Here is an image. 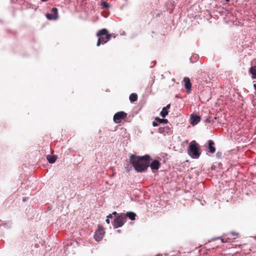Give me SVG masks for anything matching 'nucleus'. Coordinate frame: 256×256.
<instances>
[{"mask_svg":"<svg viewBox=\"0 0 256 256\" xmlns=\"http://www.w3.org/2000/svg\"><path fill=\"white\" fill-rule=\"evenodd\" d=\"M150 160V156L148 154L140 156L132 154L130 162L136 172H146L149 167Z\"/></svg>","mask_w":256,"mask_h":256,"instance_id":"f257e3e1","label":"nucleus"},{"mask_svg":"<svg viewBox=\"0 0 256 256\" xmlns=\"http://www.w3.org/2000/svg\"><path fill=\"white\" fill-rule=\"evenodd\" d=\"M189 156L192 158H198L201 154V151L199 144L195 141H192L188 148Z\"/></svg>","mask_w":256,"mask_h":256,"instance_id":"f03ea898","label":"nucleus"},{"mask_svg":"<svg viewBox=\"0 0 256 256\" xmlns=\"http://www.w3.org/2000/svg\"><path fill=\"white\" fill-rule=\"evenodd\" d=\"M96 36L98 37L96 46H100L101 44L107 42L112 38V34H110L106 28H102L96 33Z\"/></svg>","mask_w":256,"mask_h":256,"instance_id":"7ed1b4c3","label":"nucleus"},{"mask_svg":"<svg viewBox=\"0 0 256 256\" xmlns=\"http://www.w3.org/2000/svg\"><path fill=\"white\" fill-rule=\"evenodd\" d=\"M126 216L120 214L118 216L116 217L112 222V225L114 228H118L122 227L126 222Z\"/></svg>","mask_w":256,"mask_h":256,"instance_id":"20e7f679","label":"nucleus"},{"mask_svg":"<svg viewBox=\"0 0 256 256\" xmlns=\"http://www.w3.org/2000/svg\"><path fill=\"white\" fill-rule=\"evenodd\" d=\"M127 116V114L123 111L118 112L116 113L114 116L113 120L116 124L120 123L122 120Z\"/></svg>","mask_w":256,"mask_h":256,"instance_id":"39448f33","label":"nucleus"},{"mask_svg":"<svg viewBox=\"0 0 256 256\" xmlns=\"http://www.w3.org/2000/svg\"><path fill=\"white\" fill-rule=\"evenodd\" d=\"M104 232L102 228H98L96 230L94 234V239L96 241H100L102 240L104 236Z\"/></svg>","mask_w":256,"mask_h":256,"instance_id":"423d86ee","label":"nucleus"},{"mask_svg":"<svg viewBox=\"0 0 256 256\" xmlns=\"http://www.w3.org/2000/svg\"><path fill=\"white\" fill-rule=\"evenodd\" d=\"M160 164L158 160H154L150 164L149 166H150V168L152 170H158L160 167Z\"/></svg>","mask_w":256,"mask_h":256,"instance_id":"0eeeda50","label":"nucleus"},{"mask_svg":"<svg viewBox=\"0 0 256 256\" xmlns=\"http://www.w3.org/2000/svg\"><path fill=\"white\" fill-rule=\"evenodd\" d=\"M190 124L192 126H194L200 122V118L197 115L192 114L190 115Z\"/></svg>","mask_w":256,"mask_h":256,"instance_id":"6e6552de","label":"nucleus"},{"mask_svg":"<svg viewBox=\"0 0 256 256\" xmlns=\"http://www.w3.org/2000/svg\"><path fill=\"white\" fill-rule=\"evenodd\" d=\"M184 82L185 88L188 90H190L192 88V84L190 82V79L188 77H184Z\"/></svg>","mask_w":256,"mask_h":256,"instance_id":"1a4fd4ad","label":"nucleus"},{"mask_svg":"<svg viewBox=\"0 0 256 256\" xmlns=\"http://www.w3.org/2000/svg\"><path fill=\"white\" fill-rule=\"evenodd\" d=\"M208 149H209V152L212 153V154H213L216 151V148L214 146V142L212 140H208Z\"/></svg>","mask_w":256,"mask_h":256,"instance_id":"9d476101","label":"nucleus"},{"mask_svg":"<svg viewBox=\"0 0 256 256\" xmlns=\"http://www.w3.org/2000/svg\"><path fill=\"white\" fill-rule=\"evenodd\" d=\"M249 72L251 74L252 78V79H256V65L252 66L250 68Z\"/></svg>","mask_w":256,"mask_h":256,"instance_id":"9b49d317","label":"nucleus"},{"mask_svg":"<svg viewBox=\"0 0 256 256\" xmlns=\"http://www.w3.org/2000/svg\"><path fill=\"white\" fill-rule=\"evenodd\" d=\"M123 215L126 216V220L127 218H128L130 220H135L136 214L133 212H128L126 214H122Z\"/></svg>","mask_w":256,"mask_h":256,"instance_id":"f8f14e48","label":"nucleus"},{"mask_svg":"<svg viewBox=\"0 0 256 256\" xmlns=\"http://www.w3.org/2000/svg\"><path fill=\"white\" fill-rule=\"evenodd\" d=\"M130 100L132 102H134L138 100V95L136 93H132L130 94L129 96Z\"/></svg>","mask_w":256,"mask_h":256,"instance_id":"ddd939ff","label":"nucleus"},{"mask_svg":"<svg viewBox=\"0 0 256 256\" xmlns=\"http://www.w3.org/2000/svg\"><path fill=\"white\" fill-rule=\"evenodd\" d=\"M47 160L50 163L53 164L56 162V157L55 156L48 155L47 156Z\"/></svg>","mask_w":256,"mask_h":256,"instance_id":"4468645a","label":"nucleus"},{"mask_svg":"<svg viewBox=\"0 0 256 256\" xmlns=\"http://www.w3.org/2000/svg\"><path fill=\"white\" fill-rule=\"evenodd\" d=\"M168 114V111L163 108L160 112V116L162 118H164Z\"/></svg>","mask_w":256,"mask_h":256,"instance_id":"2eb2a0df","label":"nucleus"},{"mask_svg":"<svg viewBox=\"0 0 256 256\" xmlns=\"http://www.w3.org/2000/svg\"><path fill=\"white\" fill-rule=\"evenodd\" d=\"M156 121L158 122L160 124H162V123L167 124V123H168V120L167 119L160 118H156Z\"/></svg>","mask_w":256,"mask_h":256,"instance_id":"dca6fc26","label":"nucleus"},{"mask_svg":"<svg viewBox=\"0 0 256 256\" xmlns=\"http://www.w3.org/2000/svg\"><path fill=\"white\" fill-rule=\"evenodd\" d=\"M46 17L50 20H56L57 19L56 16H54V14H46Z\"/></svg>","mask_w":256,"mask_h":256,"instance_id":"f3484780","label":"nucleus"},{"mask_svg":"<svg viewBox=\"0 0 256 256\" xmlns=\"http://www.w3.org/2000/svg\"><path fill=\"white\" fill-rule=\"evenodd\" d=\"M51 11L52 12V14H54V16H56V18H58V8H53L52 9Z\"/></svg>","mask_w":256,"mask_h":256,"instance_id":"a211bd4d","label":"nucleus"},{"mask_svg":"<svg viewBox=\"0 0 256 256\" xmlns=\"http://www.w3.org/2000/svg\"><path fill=\"white\" fill-rule=\"evenodd\" d=\"M133 166L132 164H128L127 166H125V169L127 172H130L132 170Z\"/></svg>","mask_w":256,"mask_h":256,"instance_id":"6ab92c4d","label":"nucleus"},{"mask_svg":"<svg viewBox=\"0 0 256 256\" xmlns=\"http://www.w3.org/2000/svg\"><path fill=\"white\" fill-rule=\"evenodd\" d=\"M230 238H222V242L223 243H226V242H230Z\"/></svg>","mask_w":256,"mask_h":256,"instance_id":"aec40b11","label":"nucleus"},{"mask_svg":"<svg viewBox=\"0 0 256 256\" xmlns=\"http://www.w3.org/2000/svg\"><path fill=\"white\" fill-rule=\"evenodd\" d=\"M102 6L105 8H108L109 7V4H108V2H102Z\"/></svg>","mask_w":256,"mask_h":256,"instance_id":"412c9836","label":"nucleus"},{"mask_svg":"<svg viewBox=\"0 0 256 256\" xmlns=\"http://www.w3.org/2000/svg\"><path fill=\"white\" fill-rule=\"evenodd\" d=\"M198 55H196V54H194V56H192L191 58H190V60H191V62H194L192 60L193 59H194V60H196L198 58Z\"/></svg>","mask_w":256,"mask_h":256,"instance_id":"4be33fe9","label":"nucleus"},{"mask_svg":"<svg viewBox=\"0 0 256 256\" xmlns=\"http://www.w3.org/2000/svg\"><path fill=\"white\" fill-rule=\"evenodd\" d=\"M222 155V152H217L216 154V156L218 158H220L221 157Z\"/></svg>","mask_w":256,"mask_h":256,"instance_id":"5701e85b","label":"nucleus"},{"mask_svg":"<svg viewBox=\"0 0 256 256\" xmlns=\"http://www.w3.org/2000/svg\"><path fill=\"white\" fill-rule=\"evenodd\" d=\"M228 235L232 236H238V234L234 232H230L228 234Z\"/></svg>","mask_w":256,"mask_h":256,"instance_id":"b1692460","label":"nucleus"},{"mask_svg":"<svg viewBox=\"0 0 256 256\" xmlns=\"http://www.w3.org/2000/svg\"><path fill=\"white\" fill-rule=\"evenodd\" d=\"M158 132L160 133H162L164 132V128H163L160 127L158 128Z\"/></svg>","mask_w":256,"mask_h":256,"instance_id":"393cba45","label":"nucleus"},{"mask_svg":"<svg viewBox=\"0 0 256 256\" xmlns=\"http://www.w3.org/2000/svg\"><path fill=\"white\" fill-rule=\"evenodd\" d=\"M152 126H158V122H156L154 121V122H152Z\"/></svg>","mask_w":256,"mask_h":256,"instance_id":"a878e982","label":"nucleus"},{"mask_svg":"<svg viewBox=\"0 0 256 256\" xmlns=\"http://www.w3.org/2000/svg\"><path fill=\"white\" fill-rule=\"evenodd\" d=\"M170 104H168L166 106L164 107V108H165V109L168 110L170 108Z\"/></svg>","mask_w":256,"mask_h":256,"instance_id":"bb28decb","label":"nucleus"},{"mask_svg":"<svg viewBox=\"0 0 256 256\" xmlns=\"http://www.w3.org/2000/svg\"><path fill=\"white\" fill-rule=\"evenodd\" d=\"M106 218H108L109 220H110V218H112V214H109L106 216Z\"/></svg>","mask_w":256,"mask_h":256,"instance_id":"cd10ccee","label":"nucleus"},{"mask_svg":"<svg viewBox=\"0 0 256 256\" xmlns=\"http://www.w3.org/2000/svg\"><path fill=\"white\" fill-rule=\"evenodd\" d=\"M106 222L107 224H109L110 223V220L106 218Z\"/></svg>","mask_w":256,"mask_h":256,"instance_id":"c85d7f7f","label":"nucleus"},{"mask_svg":"<svg viewBox=\"0 0 256 256\" xmlns=\"http://www.w3.org/2000/svg\"><path fill=\"white\" fill-rule=\"evenodd\" d=\"M112 214V216H113V215L116 216L117 214V212H114Z\"/></svg>","mask_w":256,"mask_h":256,"instance_id":"c756f323","label":"nucleus"},{"mask_svg":"<svg viewBox=\"0 0 256 256\" xmlns=\"http://www.w3.org/2000/svg\"><path fill=\"white\" fill-rule=\"evenodd\" d=\"M253 86H254V89L256 91V84H254Z\"/></svg>","mask_w":256,"mask_h":256,"instance_id":"7c9ffc66","label":"nucleus"},{"mask_svg":"<svg viewBox=\"0 0 256 256\" xmlns=\"http://www.w3.org/2000/svg\"><path fill=\"white\" fill-rule=\"evenodd\" d=\"M42 0V2H46V1H48V0Z\"/></svg>","mask_w":256,"mask_h":256,"instance_id":"2f4dec72","label":"nucleus"},{"mask_svg":"<svg viewBox=\"0 0 256 256\" xmlns=\"http://www.w3.org/2000/svg\"><path fill=\"white\" fill-rule=\"evenodd\" d=\"M225 1H226V2H228L229 0H225Z\"/></svg>","mask_w":256,"mask_h":256,"instance_id":"473e14b6","label":"nucleus"},{"mask_svg":"<svg viewBox=\"0 0 256 256\" xmlns=\"http://www.w3.org/2000/svg\"><path fill=\"white\" fill-rule=\"evenodd\" d=\"M25 198H23V200H24V201H25V200H26V199H25Z\"/></svg>","mask_w":256,"mask_h":256,"instance_id":"72a5a7b5","label":"nucleus"},{"mask_svg":"<svg viewBox=\"0 0 256 256\" xmlns=\"http://www.w3.org/2000/svg\"><path fill=\"white\" fill-rule=\"evenodd\" d=\"M118 232H120V230H118Z\"/></svg>","mask_w":256,"mask_h":256,"instance_id":"f704fd0d","label":"nucleus"}]
</instances>
